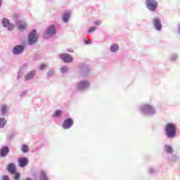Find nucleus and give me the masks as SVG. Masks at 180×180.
Here are the masks:
<instances>
[{"label": "nucleus", "instance_id": "obj_15", "mask_svg": "<svg viewBox=\"0 0 180 180\" xmlns=\"http://www.w3.org/2000/svg\"><path fill=\"white\" fill-rule=\"evenodd\" d=\"M70 15H71V13H70V11H65L62 18L63 21L65 22H67L68 19H70Z\"/></svg>", "mask_w": 180, "mask_h": 180}, {"label": "nucleus", "instance_id": "obj_33", "mask_svg": "<svg viewBox=\"0 0 180 180\" xmlns=\"http://www.w3.org/2000/svg\"><path fill=\"white\" fill-rule=\"evenodd\" d=\"M84 43H85L86 44H89V41H85Z\"/></svg>", "mask_w": 180, "mask_h": 180}, {"label": "nucleus", "instance_id": "obj_22", "mask_svg": "<svg viewBox=\"0 0 180 180\" xmlns=\"http://www.w3.org/2000/svg\"><path fill=\"white\" fill-rule=\"evenodd\" d=\"M2 23H3V26L4 27H8V26H9V20H8V18H4L3 19V21H2Z\"/></svg>", "mask_w": 180, "mask_h": 180}, {"label": "nucleus", "instance_id": "obj_4", "mask_svg": "<svg viewBox=\"0 0 180 180\" xmlns=\"http://www.w3.org/2000/svg\"><path fill=\"white\" fill-rule=\"evenodd\" d=\"M37 35L36 34V30H34L31 32L28 37V43L30 44H34L37 41Z\"/></svg>", "mask_w": 180, "mask_h": 180}, {"label": "nucleus", "instance_id": "obj_18", "mask_svg": "<svg viewBox=\"0 0 180 180\" xmlns=\"http://www.w3.org/2000/svg\"><path fill=\"white\" fill-rule=\"evenodd\" d=\"M1 115H6L8 112V107L6 105H3L1 109Z\"/></svg>", "mask_w": 180, "mask_h": 180}, {"label": "nucleus", "instance_id": "obj_23", "mask_svg": "<svg viewBox=\"0 0 180 180\" xmlns=\"http://www.w3.org/2000/svg\"><path fill=\"white\" fill-rule=\"evenodd\" d=\"M22 153H27V151H29V146L27 145H22Z\"/></svg>", "mask_w": 180, "mask_h": 180}, {"label": "nucleus", "instance_id": "obj_20", "mask_svg": "<svg viewBox=\"0 0 180 180\" xmlns=\"http://www.w3.org/2000/svg\"><path fill=\"white\" fill-rule=\"evenodd\" d=\"M5 124H6V120H5V118H0V129H4Z\"/></svg>", "mask_w": 180, "mask_h": 180}, {"label": "nucleus", "instance_id": "obj_19", "mask_svg": "<svg viewBox=\"0 0 180 180\" xmlns=\"http://www.w3.org/2000/svg\"><path fill=\"white\" fill-rule=\"evenodd\" d=\"M165 151L168 154H171L172 153V147L169 145H165Z\"/></svg>", "mask_w": 180, "mask_h": 180}, {"label": "nucleus", "instance_id": "obj_11", "mask_svg": "<svg viewBox=\"0 0 180 180\" xmlns=\"http://www.w3.org/2000/svg\"><path fill=\"white\" fill-rule=\"evenodd\" d=\"M24 47L22 45H18L15 47H14L13 50V53L14 54H20L21 53L23 52L24 50Z\"/></svg>", "mask_w": 180, "mask_h": 180}, {"label": "nucleus", "instance_id": "obj_34", "mask_svg": "<svg viewBox=\"0 0 180 180\" xmlns=\"http://www.w3.org/2000/svg\"><path fill=\"white\" fill-rule=\"evenodd\" d=\"M2 5V0H0V7Z\"/></svg>", "mask_w": 180, "mask_h": 180}, {"label": "nucleus", "instance_id": "obj_3", "mask_svg": "<svg viewBox=\"0 0 180 180\" xmlns=\"http://www.w3.org/2000/svg\"><path fill=\"white\" fill-rule=\"evenodd\" d=\"M142 112L146 115H154V113H155L154 108L148 104H146L143 107Z\"/></svg>", "mask_w": 180, "mask_h": 180}, {"label": "nucleus", "instance_id": "obj_6", "mask_svg": "<svg viewBox=\"0 0 180 180\" xmlns=\"http://www.w3.org/2000/svg\"><path fill=\"white\" fill-rule=\"evenodd\" d=\"M72 124H74V120L71 118H68L63 122L62 127L65 129H70L72 127Z\"/></svg>", "mask_w": 180, "mask_h": 180}, {"label": "nucleus", "instance_id": "obj_13", "mask_svg": "<svg viewBox=\"0 0 180 180\" xmlns=\"http://www.w3.org/2000/svg\"><path fill=\"white\" fill-rule=\"evenodd\" d=\"M19 165L21 167H26V165L29 163V160L26 158H20L18 159Z\"/></svg>", "mask_w": 180, "mask_h": 180}, {"label": "nucleus", "instance_id": "obj_8", "mask_svg": "<svg viewBox=\"0 0 180 180\" xmlns=\"http://www.w3.org/2000/svg\"><path fill=\"white\" fill-rule=\"evenodd\" d=\"M60 58L64 63H71L72 61V56L68 53H62L60 55Z\"/></svg>", "mask_w": 180, "mask_h": 180}, {"label": "nucleus", "instance_id": "obj_27", "mask_svg": "<svg viewBox=\"0 0 180 180\" xmlns=\"http://www.w3.org/2000/svg\"><path fill=\"white\" fill-rule=\"evenodd\" d=\"M95 30H96V27H91L88 30V33H92V32H95Z\"/></svg>", "mask_w": 180, "mask_h": 180}, {"label": "nucleus", "instance_id": "obj_10", "mask_svg": "<svg viewBox=\"0 0 180 180\" xmlns=\"http://www.w3.org/2000/svg\"><path fill=\"white\" fill-rule=\"evenodd\" d=\"M7 171L10 172V174H15L16 172V165L14 163H10L7 166Z\"/></svg>", "mask_w": 180, "mask_h": 180}, {"label": "nucleus", "instance_id": "obj_16", "mask_svg": "<svg viewBox=\"0 0 180 180\" xmlns=\"http://www.w3.org/2000/svg\"><path fill=\"white\" fill-rule=\"evenodd\" d=\"M26 29V24L23 21L18 22V30H25Z\"/></svg>", "mask_w": 180, "mask_h": 180}, {"label": "nucleus", "instance_id": "obj_21", "mask_svg": "<svg viewBox=\"0 0 180 180\" xmlns=\"http://www.w3.org/2000/svg\"><path fill=\"white\" fill-rule=\"evenodd\" d=\"M39 178H40L41 180H48L47 176L46 175V172H44L43 171L41 172Z\"/></svg>", "mask_w": 180, "mask_h": 180}, {"label": "nucleus", "instance_id": "obj_26", "mask_svg": "<svg viewBox=\"0 0 180 180\" xmlns=\"http://www.w3.org/2000/svg\"><path fill=\"white\" fill-rule=\"evenodd\" d=\"M94 24L96 25V26H99V25H101L102 24V20H95Z\"/></svg>", "mask_w": 180, "mask_h": 180}, {"label": "nucleus", "instance_id": "obj_1", "mask_svg": "<svg viewBox=\"0 0 180 180\" xmlns=\"http://www.w3.org/2000/svg\"><path fill=\"white\" fill-rule=\"evenodd\" d=\"M165 131L167 137L172 139V137L176 135V125L173 123L167 124Z\"/></svg>", "mask_w": 180, "mask_h": 180}, {"label": "nucleus", "instance_id": "obj_17", "mask_svg": "<svg viewBox=\"0 0 180 180\" xmlns=\"http://www.w3.org/2000/svg\"><path fill=\"white\" fill-rule=\"evenodd\" d=\"M119 50V45L117 44H112L110 46V51L115 53Z\"/></svg>", "mask_w": 180, "mask_h": 180}, {"label": "nucleus", "instance_id": "obj_5", "mask_svg": "<svg viewBox=\"0 0 180 180\" xmlns=\"http://www.w3.org/2000/svg\"><path fill=\"white\" fill-rule=\"evenodd\" d=\"M89 87V82L86 81H82L79 82L77 85V89L79 91H84V89H86Z\"/></svg>", "mask_w": 180, "mask_h": 180}, {"label": "nucleus", "instance_id": "obj_25", "mask_svg": "<svg viewBox=\"0 0 180 180\" xmlns=\"http://www.w3.org/2000/svg\"><path fill=\"white\" fill-rule=\"evenodd\" d=\"M68 70V68H67V66H63L62 67V68L60 69V72L64 74V72H66Z\"/></svg>", "mask_w": 180, "mask_h": 180}, {"label": "nucleus", "instance_id": "obj_28", "mask_svg": "<svg viewBox=\"0 0 180 180\" xmlns=\"http://www.w3.org/2000/svg\"><path fill=\"white\" fill-rule=\"evenodd\" d=\"M7 27H8V30H13L15 27L13 26V25L11 24V22H10Z\"/></svg>", "mask_w": 180, "mask_h": 180}, {"label": "nucleus", "instance_id": "obj_14", "mask_svg": "<svg viewBox=\"0 0 180 180\" xmlns=\"http://www.w3.org/2000/svg\"><path fill=\"white\" fill-rule=\"evenodd\" d=\"M35 75L36 70H32L26 75V76L25 77V81H30V79H32Z\"/></svg>", "mask_w": 180, "mask_h": 180}, {"label": "nucleus", "instance_id": "obj_31", "mask_svg": "<svg viewBox=\"0 0 180 180\" xmlns=\"http://www.w3.org/2000/svg\"><path fill=\"white\" fill-rule=\"evenodd\" d=\"M1 179H2V180H10V179H9V177H8V176H3L1 177Z\"/></svg>", "mask_w": 180, "mask_h": 180}, {"label": "nucleus", "instance_id": "obj_30", "mask_svg": "<svg viewBox=\"0 0 180 180\" xmlns=\"http://www.w3.org/2000/svg\"><path fill=\"white\" fill-rule=\"evenodd\" d=\"M46 65L45 64H41V65H40V66H39V68H40V70H46Z\"/></svg>", "mask_w": 180, "mask_h": 180}, {"label": "nucleus", "instance_id": "obj_2", "mask_svg": "<svg viewBox=\"0 0 180 180\" xmlns=\"http://www.w3.org/2000/svg\"><path fill=\"white\" fill-rule=\"evenodd\" d=\"M146 6L149 11H154L158 6V2L155 0H146Z\"/></svg>", "mask_w": 180, "mask_h": 180}, {"label": "nucleus", "instance_id": "obj_9", "mask_svg": "<svg viewBox=\"0 0 180 180\" xmlns=\"http://www.w3.org/2000/svg\"><path fill=\"white\" fill-rule=\"evenodd\" d=\"M153 26H155V29L158 30H161L162 29V25H161V21H160V19L158 18H153Z\"/></svg>", "mask_w": 180, "mask_h": 180}, {"label": "nucleus", "instance_id": "obj_29", "mask_svg": "<svg viewBox=\"0 0 180 180\" xmlns=\"http://www.w3.org/2000/svg\"><path fill=\"white\" fill-rule=\"evenodd\" d=\"M20 178V174H19V173H15L14 179H15V180H19Z\"/></svg>", "mask_w": 180, "mask_h": 180}, {"label": "nucleus", "instance_id": "obj_24", "mask_svg": "<svg viewBox=\"0 0 180 180\" xmlns=\"http://www.w3.org/2000/svg\"><path fill=\"white\" fill-rule=\"evenodd\" d=\"M61 115H63V111H61V110H56L55 112L56 117H60V116H61Z\"/></svg>", "mask_w": 180, "mask_h": 180}, {"label": "nucleus", "instance_id": "obj_32", "mask_svg": "<svg viewBox=\"0 0 180 180\" xmlns=\"http://www.w3.org/2000/svg\"><path fill=\"white\" fill-rule=\"evenodd\" d=\"M68 51L69 53H74V51L72 49H68Z\"/></svg>", "mask_w": 180, "mask_h": 180}, {"label": "nucleus", "instance_id": "obj_7", "mask_svg": "<svg viewBox=\"0 0 180 180\" xmlns=\"http://www.w3.org/2000/svg\"><path fill=\"white\" fill-rule=\"evenodd\" d=\"M53 34H56V29L54 28V25H51L46 31L44 34V39H47V35L53 36Z\"/></svg>", "mask_w": 180, "mask_h": 180}, {"label": "nucleus", "instance_id": "obj_12", "mask_svg": "<svg viewBox=\"0 0 180 180\" xmlns=\"http://www.w3.org/2000/svg\"><path fill=\"white\" fill-rule=\"evenodd\" d=\"M9 153V148L4 146L0 150V157L5 158Z\"/></svg>", "mask_w": 180, "mask_h": 180}]
</instances>
